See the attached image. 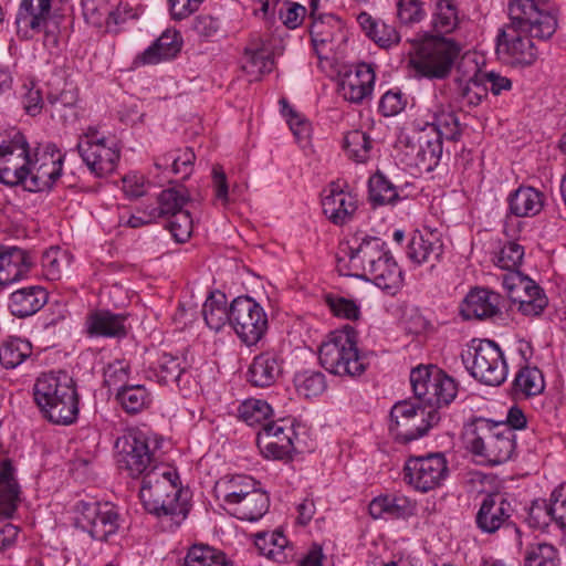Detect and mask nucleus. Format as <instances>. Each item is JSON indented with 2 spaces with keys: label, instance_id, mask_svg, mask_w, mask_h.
<instances>
[{
  "label": "nucleus",
  "instance_id": "6e6552de",
  "mask_svg": "<svg viewBox=\"0 0 566 566\" xmlns=\"http://www.w3.org/2000/svg\"><path fill=\"white\" fill-rule=\"evenodd\" d=\"M148 434L139 429H129L115 442L116 462L120 471L133 479L144 478L153 469H159L155 448Z\"/></svg>",
  "mask_w": 566,
  "mask_h": 566
},
{
  "label": "nucleus",
  "instance_id": "a19ab883",
  "mask_svg": "<svg viewBox=\"0 0 566 566\" xmlns=\"http://www.w3.org/2000/svg\"><path fill=\"white\" fill-rule=\"evenodd\" d=\"M202 315L210 329L219 332L227 323L230 324V307L222 293L211 294L203 304Z\"/></svg>",
  "mask_w": 566,
  "mask_h": 566
},
{
  "label": "nucleus",
  "instance_id": "2f4dec72",
  "mask_svg": "<svg viewBox=\"0 0 566 566\" xmlns=\"http://www.w3.org/2000/svg\"><path fill=\"white\" fill-rule=\"evenodd\" d=\"M14 468L9 459H0V514L10 516L19 503L20 488L14 479Z\"/></svg>",
  "mask_w": 566,
  "mask_h": 566
},
{
  "label": "nucleus",
  "instance_id": "9d476101",
  "mask_svg": "<svg viewBox=\"0 0 566 566\" xmlns=\"http://www.w3.org/2000/svg\"><path fill=\"white\" fill-rule=\"evenodd\" d=\"M76 523L92 538L107 541L122 525L117 507L108 502L81 500L75 505Z\"/></svg>",
  "mask_w": 566,
  "mask_h": 566
},
{
  "label": "nucleus",
  "instance_id": "aec40b11",
  "mask_svg": "<svg viewBox=\"0 0 566 566\" xmlns=\"http://www.w3.org/2000/svg\"><path fill=\"white\" fill-rule=\"evenodd\" d=\"M322 208L331 222L343 226L353 218L357 200L352 192L343 189L339 181H333L323 190Z\"/></svg>",
  "mask_w": 566,
  "mask_h": 566
},
{
  "label": "nucleus",
  "instance_id": "dca6fc26",
  "mask_svg": "<svg viewBox=\"0 0 566 566\" xmlns=\"http://www.w3.org/2000/svg\"><path fill=\"white\" fill-rule=\"evenodd\" d=\"M515 500L502 493L488 494L475 515L476 527L485 534H494L501 528L515 526L512 517L515 513ZM516 534L520 530L514 527Z\"/></svg>",
  "mask_w": 566,
  "mask_h": 566
},
{
  "label": "nucleus",
  "instance_id": "39448f33",
  "mask_svg": "<svg viewBox=\"0 0 566 566\" xmlns=\"http://www.w3.org/2000/svg\"><path fill=\"white\" fill-rule=\"evenodd\" d=\"M470 375L486 386H500L507 377V365L500 346L490 339H472L461 352Z\"/></svg>",
  "mask_w": 566,
  "mask_h": 566
},
{
  "label": "nucleus",
  "instance_id": "cd10ccee",
  "mask_svg": "<svg viewBox=\"0 0 566 566\" xmlns=\"http://www.w3.org/2000/svg\"><path fill=\"white\" fill-rule=\"evenodd\" d=\"M431 122L428 126L432 128V138L458 140L461 136V126L454 112L449 105L434 103L429 109Z\"/></svg>",
  "mask_w": 566,
  "mask_h": 566
},
{
  "label": "nucleus",
  "instance_id": "7ed1b4c3",
  "mask_svg": "<svg viewBox=\"0 0 566 566\" xmlns=\"http://www.w3.org/2000/svg\"><path fill=\"white\" fill-rule=\"evenodd\" d=\"M34 401L51 422L71 424L78 415V396L73 378L63 370L41 374L33 386Z\"/></svg>",
  "mask_w": 566,
  "mask_h": 566
},
{
  "label": "nucleus",
  "instance_id": "f3484780",
  "mask_svg": "<svg viewBox=\"0 0 566 566\" xmlns=\"http://www.w3.org/2000/svg\"><path fill=\"white\" fill-rule=\"evenodd\" d=\"M343 251L348 256L350 269L361 271L356 274L361 279L367 274V269H371L390 253L382 239L363 232L356 233Z\"/></svg>",
  "mask_w": 566,
  "mask_h": 566
},
{
  "label": "nucleus",
  "instance_id": "c9c22d12",
  "mask_svg": "<svg viewBox=\"0 0 566 566\" xmlns=\"http://www.w3.org/2000/svg\"><path fill=\"white\" fill-rule=\"evenodd\" d=\"M270 499L265 492L256 488L232 506V514L242 521L254 522L261 518L269 510Z\"/></svg>",
  "mask_w": 566,
  "mask_h": 566
},
{
  "label": "nucleus",
  "instance_id": "603ef678",
  "mask_svg": "<svg viewBox=\"0 0 566 566\" xmlns=\"http://www.w3.org/2000/svg\"><path fill=\"white\" fill-rule=\"evenodd\" d=\"M557 549L548 543L530 544L525 551L524 566H557Z\"/></svg>",
  "mask_w": 566,
  "mask_h": 566
},
{
  "label": "nucleus",
  "instance_id": "774afa93",
  "mask_svg": "<svg viewBox=\"0 0 566 566\" xmlns=\"http://www.w3.org/2000/svg\"><path fill=\"white\" fill-rule=\"evenodd\" d=\"M280 104L282 105V113L287 117V123L294 136L298 140L308 138L311 134L310 123L301 114L293 109L286 99H281Z\"/></svg>",
  "mask_w": 566,
  "mask_h": 566
},
{
  "label": "nucleus",
  "instance_id": "3c124183",
  "mask_svg": "<svg viewBox=\"0 0 566 566\" xmlns=\"http://www.w3.org/2000/svg\"><path fill=\"white\" fill-rule=\"evenodd\" d=\"M189 201V195L185 187L176 186L163 190L157 203L161 206L165 218H170L176 213L184 212V206Z\"/></svg>",
  "mask_w": 566,
  "mask_h": 566
},
{
  "label": "nucleus",
  "instance_id": "bf43d9fd",
  "mask_svg": "<svg viewBox=\"0 0 566 566\" xmlns=\"http://www.w3.org/2000/svg\"><path fill=\"white\" fill-rule=\"evenodd\" d=\"M524 258V248L516 242L505 243L495 255V264L503 270L517 269Z\"/></svg>",
  "mask_w": 566,
  "mask_h": 566
},
{
  "label": "nucleus",
  "instance_id": "4be33fe9",
  "mask_svg": "<svg viewBox=\"0 0 566 566\" xmlns=\"http://www.w3.org/2000/svg\"><path fill=\"white\" fill-rule=\"evenodd\" d=\"M283 373V360L274 352H263L256 355L247 371L248 382L256 388H268L274 385Z\"/></svg>",
  "mask_w": 566,
  "mask_h": 566
},
{
  "label": "nucleus",
  "instance_id": "4468645a",
  "mask_svg": "<svg viewBox=\"0 0 566 566\" xmlns=\"http://www.w3.org/2000/svg\"><path fill=\"white\" fill-rule=\"evenodd\" d=\"M76 149L87 168L96 176L112 174L119 160V149L116 142L98 137L95 130H88L82 136Z\"/></svg>",
  "mask_w": 566,
  "mask_h": 566
},
{
  "label": "nucleus",
  "instance_id": "f8f14e48",
  "mask_svg": "<svg viewBox=\"0 0 566 566\" xmlns=\"http://www.w3.org/2000/svg\"><path fill=\"white\" fill-rule=\"evenodd\" d=\"M448 474V462L441 453L411 457L403 467V481L421 493L441 486Z\"/></svg>",
  "mask_w": 566,
  "mask_h": 566
},
{
  "label": "nucleus",
  "instance_id": "4c0bfd02",
  "mask_svg": "<svg viewBox=\"0 0 566 566\" xmlns=\"http://www.w3.org/2000/svg\"><path fill=\"white\" fill-rule=\"evenodd\" d=\"M311 39L314 49L332 44L342 34V21L333 14H326L315 19L311 27Z\"/></svg>",
  "mask_w": 566,
  "mask_h": 566
},
{
  "label": "nucleus",
  "instance_id": "72a5a7b5",
  "mask_svg": "<svg viewBox=\"0 0 566 566\" xmlns=\"http://www.w3.org/2000/svg\"><path fill=\"white\" fill-rule=\"evenodd\" d=\"M259 484L248 475L224 476L217 483V490L222 492L223 502L232 507L248 496L250 492H253Z\"/></svg>",
  "mask_w": 566,
  "mask_h": 566
},
{
  "label": "nucleus",
  "instance_id": "f257e3e1",
  "mask_svg": "<svg viewBox=\"0 0 566 566\" xmlns=\"http://www.w3.org/2000/svg\"><path fill=\"white\" fill-rule=\"evenodd\" d=\"M510 23L496 36V54L507 65L525 67L535 63L538 49L533 40H548L557 29V18L545 0H513Z\"/></svg>",
  "mask_w": 566,
  "mask_h": 566
},
{
  "label": "nucleus",
  "instance_id": "0eeeda50",
  "mask_svg": "<svg viewBox=\"0 0 566 566\" xmlns=\"http://www.w3.org/2000/svg\"><path fill=\"white\" fill-rule=\"evenodd\" d=\"M469 446L473 454L492 465H497L509 461L514 454L515 433L503 422L480 419Z\"/></svg>",
  "mask_w": 566,
  "mask_h": 566
},
{
  "label": "nucleus",
  "instance_id": "473e14b6",
  "mask_svg": "<svg viewBox=\"0 0 566 566\" xmlns=\"http://www.w3.org/2000/svg\"><path fill=\"white\" fill-rule=\"evenodd\" d=\"M509 207L516 217H535L544 207V195L533 187H520L510 196Z\"/></svg>",
  "mask_w": 566,
  "mask_h": 566
},
{
  "label": "nucleus",
  "instance_id": "9b49d317",
  "mask_svg": "<svg viewBox=\"0 0 566 566\" xmlns=\"http://www.w3.org/2000/svg\"><path fill=\"white\" fill-rule=\"evenodd\" d=\"M230 325L247 346L258 344L268 329L264 310L250 296H239L230 305Z\"/></svg>",
  "mask_w": 566,
  "mask_h": 566
},
{
  "label": "nucleus",
  "instance_id": "4d7b16f0",
  "mask_svg": "<svg viewBox=\"0 0 566 566\" xmlns=\"http://www.w3.org/2000/svg\"><path fill=\"white\" fill-rule=\"evenodd\" d=\"M195 158L196 156L192 149L186 148L179 156H176L175 154H167L163 156L158 161H156L155 166L158 169H164L170 165L171 171L175 175L182 174L184 177H187L192 170Z\"/></svg>",
  "mask_w": 566,
  "mask_h": 566
},
{
  "label": "nucleus",
  "instance_id": "423d86ee",
  "mask_svg": "<svg viewBox=\"0 0 566 566\" xmlns=\"http://www.w3.org/2000/svg\"><path fill=\"white\" fill-rule=\"evenodd\" d=\"M440 420L437 408L402 400L391 408L389 432L397 442L409 443L424 437Z\"/></svg>",
  "mask_w": 566,
  "mask_h": 566
},
{
  "label": "nucleus",
  "instance_id": "c03bdc74",
  "mask_svg": "<svg viewBox=\"0 0 566 566\" xmlns=\"http://www.w3.org/2000/svg\"><path fill=\"white\" fill-rule=\"evenodd\" d=\"M371 147L369 135L363 130H350L344 137L345 151L356 163H366L370 157Z\"/></svg>",
  "mask_w": 566,
  "mask_h": 566
},
{
  "label": "nucleus",
  "instance_id": "8fccbe9b",
  "mask_svg": "<svg viewBox=\"0 0 566 566\" xmlns=\"http://www.w3.org/2000/svg\"><path fill=\"white\" fill-rule=\"evenodd\" d=\"M438 378H433L434 392L432 405L439 411L440 408L449 406L458 395V384L440 368L434 371Z\"/></svg>",
  "mask_w": 566,
  "mask_h": 566
},
{
  "label": "nucleus",
  "instance_id": "e2e57ef3",
  "mask_svg": "<svg viewBox=\"0 0 566 566\" xmlns=\"http://www.w3.org/2000/svg\"><path fill=\"white\" fill-rule=\"evenodd\" d=\"M397 17L403 24L419 23L426 17L421 0H398Z\"/></svg>",
  "mask_w": 566,
  "mask_h": 566
},
{
  "label": "nucleus",
  "instance_id": "393cba45",
  "mask_svg": "<svg viewBox=\"0 0 566 566\" xmlns=\"http://www.w3.org/2000/svg\"><path fill=\"white\" fill-rule=\"evenodd\" d=\"M126 315L111 311H94L86 316L85 329L90 337H124Z\"/></svg>",
  "mask_w": 566,
  "mask_h": 566
},
{
  "label": "nucleus",
  "instance_id": "0e129e2a",
  "mask_svg": "<svg viewBox=\"0 0 566 566\" xmlns=\"http://www.w3.org/2000/svg\"><path fill=\"white\" fill-rule=\"evenodd\" d=\"M259 433H268L270 441H276L281 443V441H286L289 443V448L295 450L294 439L296 437L293 426L285 423L284 420H280L276 422L265 423L262 427V430Z\"/></svg>",
  "mask_w": 566,
  "mask_h": 566
},
{
  "label": "nucleus",
  "instance_id": "37998d69",
  "mask_svg": "<svg viewBox=\"0 0 566 566\" xmlns=\"http://www.w3.org/2000/svg\"><path fill=\"white\" fill-rule=\"evenodd\" d=\"M184 566H233L222 552L208 545H193L188 551Z\"/></svg>",
  "mask_w": 566,
  "mask_h": 566
},
{
  "label": "nucleus",
  "instance_id": "7c9ffc66",
  "mask_svg": "<svg viewBox=\"0 0 566 566\" xmlns=\"http://www.w3.org/2000/svg\"><path fill=\"white\" fill-rule=\"evenodd\" d=\"M181 44L179 32L168 29L142 53L139 60L143 64H156L172 59L180 51Z\"/></svg>",
  "mask_w": 566,
  "mask_h": 566
},
{
  "label": "nucleus",
  "instance_id": "f03ea898",
  "mask_svg": "<svg viewBox=\"0 0 566 566\" xmlns=\"http://www.w3.org/2000/svg\"><path fill=\"white\" fill-rule=\"evenodd\" d=\"M178 475L163 467L153 469L142 479L139 497L147 512L156 515L161 527L175 531L186 520L189 507L181 500Z\"/></svg>",
  "mask_w": 566,
  "mask_h": 566
},
{
  "label": "nucleus",
  "instance_id": "338daca9",
  "mask_svg": "<svg viewBox=\"0 0 566 566\" xmlns=\"http://www.w3.org/2000/svg\"><path fill=\"white\" fill-rule=\"evenodd\" d=\"M509 272L502 276V285L507 291L509 297L513 301V296L523 294L536 283L528 276L522 274L517 269L507 270Z\"/></svg>",
  "mask_w": 566,
  "mask_h": 566
},
{
  "label": "nucleus",
  "instance_id": "79ce46f5",
  "mask_svg": "<svg viewBox=\"0 0 566 566\" xmlns=\"http://www.w3.org/2000/svg\"><path fill=\"white\" fill-rule=\"evenodd\" d=\"M242 67L253 80H258L261 75L272 72L274 60L271 52L263 45L247 48Z\"/></svg>",
  "mask_w": 566,
  "mask_h": 566
},
{
  "label": "nucleus",
  "instance_id": "bb28decb",
  "mask_svg": "<svg viewBox=\"0 0 566 566\" xmlns=\"http://www.w3.org/2000/svg\"><path fill=\"white\" fill-rule=\"evenodd\" d=\"M363 279L371 281L389 294H395L402 284L403 274L391 253H389L371 269H367V274Z\"/></svg>",
  "mask_w": 566,
  "mask_h": 566
},
{
  "label": "nucleus",
  "instance_id": "ea45409f",
  "mask_svg": "<svg viewBox=\"0 0 566 566\" xmlns=\"http://www.w3.org/2000/svg\"><path fill=\"white\" fill-rule=\"evenodd\" d=\"M32 354V345L20 337H8L0 347V364L7 369L21 365Z\"/></svg>",
  "mask_w": 566,
  "mask_h": 566
},
{
  "label": "nucleus",
  "instance_id": "20e7f679",
  "mask_svg": "<svg viewBox=\"0 0 566 566\" xmlns=\"http://www.w3.org/2000/svg\"><path fill=\"white\" fill-rule=\"evenodd\" d=\"M321 365L337 376L358 377L367 368V361L357 348V332L350 325L331 332L319 347Z\"/></svg>",
  "mask_w": 566,
  "mask_h": 566
},
{
  "label": "nucleus",
  "instance_id": "a211bd4d",
  "mask_svg": "<svg viewBox=\"0 0 566 566\" xmlns=\"http://www.w3.org/2000/svg\"><path fill=\"white\" fill-rule=\"evenodd\" d=\"M375 80L373 66L368 63H359L342 76L338 93L349 103L363 104L371 98Z\"/></svg>",
  "mask_w": 566,
  "mask_h": 566
},
{
  "label": "nucleus",
  "instance_id": "5fc2aeb1",
  "mask_svg": "<svg viewBox=\"0 0 566 566\" xmlns=\"http://www.w3.org/2000/svg\"><path fill=\"white\" fill-rule=\"evenodd\" d=\"M41 265L43 274L48 280H60L63 268L69 265V255L59 247H51L43 252Z\"/></svg>",
  "mask_w": 566,
  "mask_h": 566
},
{
  "label": "nucleus",
  "instance_id": "6ab92c4d",
  "mask_svg": "<svg viewBox=\"0 0 566 566\" xmlns=\"http://www.w3.org/2000/svg\"><path fill=\"white\" fill-rule=\"evenodd\" d=\"M443 252L444 244L441 233L438 230L423 228L411 234L406 254L417 265L429 263L434 266L442 259Z\"/></svg>",
  "mask_w": 566,
  "mask_h": 566
},
{
  "label": "nucleus",
  "instance_id": "58836bf2",
  "mask_svg": "<svg viewBox=\"0 0 566 566\" xmlns=\"http://www.w3.org/2000/svg\"><path fill=\"white\" fill-rule=\"evenodd\" d=\"M459 22V8L455 0H438L436 2L431 24L437 33H451L455 30Z\"/></svg>",
  "mask_w": 566,
  "mask_h": 566
},
{
  "label": "nucleus",
  "instance_id": "412c9836",
  "mask_svg": "<svg viewBox=\"0 0 566 566\" xmlns=\"http://www.w3.org/2000/svg\"><path fill=\"white\" fill-rule=\"evenodd\" d=\"M442 142L439 138L420 135L418 142L408 143L403 148V160L407 166L416 168L420 174L432 171L442 157Z\"/></svg>",
  "mask_w": 566,
  "mask_h": 566
},
{
  "label": "nucleus",
  "instance_id": "5701e85b",
  "mask_svg": "<svg viewBox=\"0 0 566 566\" xmlns=\"http://www.w3.org/2000/svg\"><path fill=\"white\" fill-rule=\"evenodd\" d=\"M502 296L485 287L472 289L461 305V314L465 319H485L500 313Z\"/></svg>",
  "mask_w": 566,
  "mask_h": 566
},
{
  "label": "nucleus",
  "instance_id": "09e8293b",
  "mask_svg": "<svg viewBox=\"0 0 566 566\" xmlns=\"http://www.w3.org/2000/svg\"><path fill=\"white\" fill-rule=\"evenodd\" d=\"M545 388L544 377L537 367H523L514 379V389L525 396H535Z\"/></svg>",
  "mask_w": 566,
  "mask_h": 566
},
{
  "label": "nucleus",
  "instance_id": "e433bc0d",
  "mask_svg": "<svg viewBox=\"0 0 566 566\" xmlns=\"http://www.w3.org/2000/svg\"><path fill=\"white\" fill-rule=\"evenodd\" d=\"M116 400L130 415L149 408L153 402L151 392L144 385H129L116 391Z\"/></svg>",
  "mask_w": 566,
  "mask_h": 566
},
{
  "label": "nucleus",
  "instance_id": "ddd939ff",
  "mask_svg": "<svg viewBox=\"0 0 566 566\" xmlns=\"http://www.w3.org/2000/svg\"><path fill=\"white\" fill-rule=\"evenodd\" d=\"M64 156L54 144H48L30 158L28 175L22 187L30 192L45 191L53 187L62 175Z\"/></svg>",
  "mask_w": 566,
  "mask_h": 566
},
{
  "label": "nucleus",
  "instance_id": "c756f323",
  "mask_svg": "<svg viewBox=\"0 0 566 566\" xmlns=\"http://www.w3.org/2000/svg\"><path fill=\"white\" fill-rule=\"evenodd\" d=\"M357 21L366 36L381 49H389L400 41L396 28L381 19H375L367 12H360Z\"/></svg>",
  "mask_w": 566,
  "mask_h": 566
},
{
  "label": "nucleus",
  "instance_id": "680f3d73",
  "mask_svg": "<svg viewBox=\"0 0 566 566\" xmlns=\"http://www.w3.org/2000/svg\"><path fill=\"white\" fill-rule=\"evenodd\" d=\"M256 444L260 449L261 453L266 459H273V460H285L290 459L293 449L289 448V443L284 441H281V443L276 441H270L268 433H258L256 437Z\"/></svg>",
  "mask_w": 566,
  "mask_h": 566
},
{
  "label": "nucleus",
  "instance_id": "de8ad7c7",
  "mask_svg": "<svg viewBox=\"0 0 566 566\" xmlns=\"http://www.w3.org/2000/svg\"><path fill=\"white\" fill-rule=\"evenodd\" d=\"M368 186L369 199L375 206L394 203L399 197L397 188L379 171L369 178Z\"/></svg>",
  "mask_w": 566,
  "mask_h": 566
},
{
  "label": "nucleus",
  "instance_id": "6e6d98bb",
  "mask_svg": "<svg viewBox=\"0 0 566 566\" xmlns=\"http://www.w3.org/2000/svg\"><path fill=\"white\" fill-rule=\"evenodd\" d=\"M82 7L84 19L88 24L107 29L111 8L108 0H83Z\"/></svg>",
  "mask_w": 566,
  "mask_h": 566
},
{
  "label": "nucleus",
  "instance_id": "b1692460",
  "mask_svg": "<svg viewBox=\"0 0 566 566\" xmlns=\"http://www.w3.org/2000/svg\"><path fill=\"white\" fill-rule=\"evenodd\" d=\"M33 260L30 254L18 247L0 248V287L20 281L30 271Z\"/></svg>",
  "mask_w": 566,
  "mask_h": 566
},
{
  "label": "nucleus",
  "instance_id": "13d9d810",
  "mask_svg": "<svg viewBox=\"0 0 566 566\" xmlns=\"http://www.w3.org/2000/svg\"><path fill=\"white\" fill-rule=\"evenodd\" d=\"M129 364L125 360L109 363L104 369V384L108 388L118 389L129 386Z\"/></svg>",
  "mask_w": 566,
  "mask_h": 566
},
{
  "label": "nucleus",
  "instance_id": "c85d7f7f",
  "mask_svg": "<svg viewBox=\"0 0 566 566\" xmlns=\"http://www.w3.org/2000/svg\"><path fill=\"white\" fill-rule=\"evenodd\" d=\"M48 301V294L40 286L23 287L10 295L9 308L13 316L27 317L40 311Z\"/></svg>",
  "mask_w": 566,
  "mask_h": 566
},
{
  "label": "nucleus",
  "instance_id": "49530a36",
  "mask_svg": "<svg viewBox=\"0 0 566 566\" xmlns=\"http://www.w3.org/2000/svg\"><path fill=\"white\" fill-rule=\"evenodd\" d=\"M238 417L248 426L263 424L272 415V407L262 399L249 398L238 407Z\"/></svg>",
  "mask_w": 566,
  "mask_h": 566
},
{
  "label": "nucleus",
  "instance_id": "69168bd1",
  "mask_svg": "<svg viewBox=\"0 0 566 566\" xmlns=\"http://www.w3.org/2000/svg\"><path fill=\"white\" fill-rule=\"evenodd\" d=\"M192 228L193 221L187 210L170 217L168 222V230L178 243H184L191 237Z\"/></svg>",
  "mask_w": 566,
  "mask_h": 566
},
{
  "label": "nucleus",
  "instance_id": "2eb2a0df",
  "mask_svg": "<svg viewBox=\"0 0 566 566\" xmlns=\"http://www.w3.org/2000/svg\"><path fill=\"white\" fill-rule=\"evenodd\" d=\"M30 148L20 132L0 143V181L7 186H22L30 166Z\"/></svg>",
  "mask_w": 566,
  "mask_h": 566
},
{
  "label": "nucleus",
  "instance_id": "864d4df0",
  "mask_svg": "<svg viewBox=\"0 0 566 566\" xmlns=\"http://www.w3.org/2000/svg\"><path fill=\"white\" fill-rule=\"evenodd\" d=\"M294 384L300 395L311 398L321 395L326 388L325 376L317 370H303L295 375Z\"/></svg>",
  "mask_w": 566,
  "mask_h": 566
},
{
  "label": "nucleus",
  "instance_id": "a18cd8bd",
  "mask_svg": "<svg viewBox=\"0 0 566 566\" xmlns=\"http://www.w3.org/2000/svg\"><path fill=\"white\" fill-rule=\"evenodd\" d=\"M513 303L517 304V311L525 316L539 315L548 304L544 291L537 285H531V289L523 294L513 296Z\"/></svg>",
  "mask_w": 566,
  "mask_h": 566
},
{
  "label": "nucleus",
  "instance_id": "052dcab7",
  "mask_svg": "<svg viewBox=\"0 0 566 566\" xmlns=\"http://www.w3.org/2000/svg\"><path fill=\"white\" fill-rule=\"evenodd\" d=\"M325 303L337 317L346 319H357L359 317V307L352 300L335 294H327L325 295Z\"/></svg>",
  "mask_w": 566,
  "mask_h": 566
},
{
  "label": "nucleus",
  "instance_id": "a878e982",
  "mask_svg": "<svg viewBox=\"0 0 566 566\" xmlns=\"http://www.w3.org/2000/svg\"><path fill=\"white\" fill-rule=\"evenodd\" d=\"M186 368V361L181 356L163 353L149 365L145 373L148 379L158 384H177L180 386Z\"/></svg>",
  "mask_w": 566,
  "mask_h": 566
},
{
  "label": "nucleus",
  "instance_id": "f704fd0d",
  "mask_svg": "<svg viewBox=\"0 0 566 566\" xmlns=\"http://www.w3.org/2000/svg\"><path fill=\"white\" fill-rule=\"evenodd\" d=\"M439 368L433 365H419L410 373V384L416 398L423 406H432L434 387L433 378H438L434 373Z\"/></svg>",
  "mask_w": 566,
  "mask_h": 566
},
{
  "label": "nucleus",
  "instance_id": "1a4fd4ad",
  "mask_svg": "<svg viewBox=\"0 0 566 566\" xmlns=\"http://www.w3.org/2000/svg\"><path fill=\"white\" fill-rule=\"evenodd\" d=\"M460 48L452 41L433 39L420 45L411 63L416 72L429 80H443L449 76Z\"/></svg>",
  "mask_w": 566,
  "mask_h": 566
}]
</instances>
